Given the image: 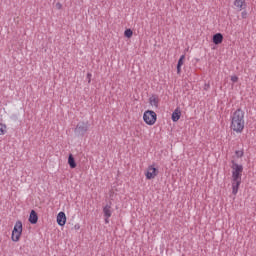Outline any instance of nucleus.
Masks as SVG:
<instances>
[{
  "label": "nucleus",
  "mask_w": 256,
  "mask_h": 256,
  "mask_svg": "<svg viewBox=\"0 0 256 256\" xmlns=\"http://www.w3.org/2000/svg\"><path fill=\"white\" fill-rule=\"evenodd\" d=\"M230 129L234 133H243L245 129V111L243 109H236L230 116Z\"/></svg>",
  "instance_id": "f257e3e1"
},
{
  "label": "nucleus",
  "mask_w": 256,
  "mask_h": 256,
  "mask_svg": "<svg viewBox=\"0 0 256 256\" xmlns=\"http://www.w3.org/2000/svg\"><path fill=\"white\" fill-rule=\"evenodd\" d=\"M232 166V179H242L243 177V165L238 164L235 160L231 161Z\"/></svg>",
  "instance_id": "f03ea898"
},
{
  "label": "nucleus",
  "mask_w": 256,
  "mask_h": 256,
  "mask_svg": "<svg viewBox=\"0 0 256 256\" xmlns=\"http://www.w3.org/2000/svg\"><path fill=\"white\" fill-rule=\"evenodd\" d=\"M23 233V223L21 221H17L12 230L11 239L15 243L21 239V234Z\"/></svg>",
  "instance_id": "7ed1b4c3"
},
{
  "label": "nucleus",
  "mask_w": 256,
  "mask_h": 256,
  "mask_svg": "<svg viewBox=\"0 0 256 256\" xmlns=\"http://www.w3.org/2000/svg\"><path fill=\"white\" fill-rule=\"evenodd\" d=\"M87 131H89V122H79L74 129L76 137H84Z\"/></svg>",
  "instance_id": "20e7f679"
},
{
  "label": "nucleus",
  "mask_w": 256,
  "mask_h": 256,
  "mask_svg": "<svg viewBox=\"0 0 256 256\" xmlns=\"http://www.w3.org/2000/svg\"><path fill=\"white\" fill-rule=\"evenodd\" d=\"M143 119L146 125H155L157 123V113L153 110H147L144 112Z\"/></svg>",
  "instance_id": "39448f33"
},
{
  "label": "nucleus",
  "mask_w": 256,
  "mask_h": 256,
  "mask_svg": "<svg viewBox=\"0 0 256 256\" xmlns=\"http://www.w3.org/2000/svg\"><path fill=\"white\" fill-rule=\"evenodd\" d=\"M146 179H155L159 175V170L155 166L150 165L145 173Z\"/></svg>",
  "instance_id": "423d86ee"
},
{
  "label": "nucleus",
  "mask_w": 256,
  "mask_h": 256,
  "mask_svg": "<svg viewBox=\"0 0 256 256\" xmlns=\"http://www.w3.org/2000/svg\"><path fill=\"white\" fill-rule=\"evenodd\" d=\"M239 187H241V178H232V194L237 195L239 193Z\"/></svg>",
  "instance_id": "0eeeda50"
},
{
  "label": "nucleus",
  "mask_w": 256,
  "mask_h": 256,
  "mask_svg": "<svg viewBox=\"0 0 256 256\" xmlns=\"http://www.w3.org/2000/svg\"><path fill=\"white\" fill-rule=\"evenodd\" d=\"M57 223L60 225V227H63L65 223H67V216L65 215V212H59L57 215Z\"/></svg>",
  "instance_id": "6e6552de"
},
{
  "label": "nucleus",
  "mask_w": 256,
  "mask_h": 256,
  "mask_svg": "<svg viewBox=\"0 0 256 256\" xmlns=\"http://www.w3.org/2000/svg\"><path fill=\"white\" fill-rule=\"evenodd\" d=\"M28 221L29 223H31V225H37V221H39V216L37 215V212L35 210H31Z\"/></svg>",
  "instance_id": "1a4fd4ad"
},
{
  "label": "nucleus",
  "mask_w": 256,
  "mask_h": 256,
  "mask_svg": "<svg viewBox=\"0 0 256 256\" xmlns=\"http://www.w3.org/2000/svg\"><path fill=\"white\" fill-rule=\"evenodd\" d=\"M212 42L214 43V45H221V43H223V34L221 33L214 34L212 37Z\"/></svg>",
  "instance_id": "9d476101"
},
{
  "label": "nucleus",
  "mask_w": 256,
  "mask_h": 256,
  "mask_svg": "<svg viewBox=\"0 0 256 256\" xmlns=\"http://www.w3.org/2000/svg\"><path fill=\"white\" fill-rule=\"evenodd\" d=\"M234 6L239 11H243L247 7V4L245 3V0H234Z\"/></svg>",
  "instance_id": "9b49d317"
},
{
  "label": "nucleus",
  "mask_w": 256,
  "mask_h": 256,
  "mask_svg": "<svg viewBox=\"0 0 256 256\" xmlns=\"http://www.w3.org/2000/svg\"><path fill=\"white\" fill-rule=\"evenodd\" d=\"M103 213H104V217H107V219H109L111 215H113V212L111 211V202L104 206Z\"/></svg>",
  "instance_id": "f8f14e48"
},
{
  "label": "nucleus",
  "mask_w": 256,
  "mask_h": 256,
  "mask_svg": "<svg viewBox=\"0 0 256 256\" xmlns=\"http://www.w3.org/2000/svg\"><path fill=\"white\" fill-rule=\"evenodd\" d=\"M149 103L152 107H155L156 109L159 108V98L155 95H152L150 98H149Z\"/></svg>",
  "instance_id": "ddd939ff"
},
{
  "label": "nucleus",
  "mask_w": 256,
  "mask_h": 256,
  "mask_svg": "<svg viewBox=\"0 0 256 256\" xmlns=\"http://www.w3.org/2000/svg\"><path fill=\"white\" fill-rule=\"evenodd\" d=\"M68 165L70 169H75V167H77V162H75V157H73V154H69L68 156Z\"/></svg>",
  "instance_id": "4468645a"
},
{
  "label": "nucleus",
  "mask_w": 256,
  "mask_h": 256,
  "mask_svg": "<svg viewBox=\"0 0 256 256\" xmlns=\"http://www.w3.org/2000/svg\"><path fill=\"white\" fill-rule=\"evenodd\" d=\"M181 119V111L179 109H175L174 112L172 113V121L174 123H177Z\"/></svg>",
  "instance_id": "2eb2a0df"
},
{
  "label": "nucleus",
  "mask_w": 256,
  "mask_h": 256,
  "mask_svg": "<svg viewBox=\"0 0 256 256\" xmlns=\"http://www.w3.org/2000/svg\"><path fill=\"white\" fill-rule=\"evenodd\" d=\"M185 61V54L181 55L179 60H178V64H177V73H181V67H183V63Z\"/></svg>",
  "instance_id": "dca6fc26"
},
{
  "label": "nucleus",
  "mask_w": 256,
  "mask_h": 256,
  "mask_svg": "<svg viewBox=\"0 0 256 256\" xmlns=\"http://www.w3.org/2000/svg\"><path fill=\"white\" fill-rule=\"evenodd\" d=\"M124 36L127 37V39H131L133 37V30L131 29H126L124 31Z\"/></svg>",
  "instance_id": "f3484780"
},
{
  "label": "nucleus",
  "mask_w": 256,
  "mask_h": 256,
  "mask_svg": "<svg viewBox=\"0 0 256 256\" xmlns=\"http://www.w3.org/2000/svg\"><path fill=\"white\" fill-rule=\"evenodd\" d=\"M7 133V125L0 123V135Z\"/></svg>",
  "instance_id": "a211bd4d"
},
{
  "label": "nucleus",
  "mask_w": 256,
  "mask_h": 256,
  "mask_svg": "<svg viewBox=\"0 0 256 256\" xmlns=\"http://www.w3.org/2000/svg\"><path fill=\"white\" fill-rule=\"evenodd\" d=\"M235 155L238 159H241V157H243V155H245V152H243V150H236Z\"/></svg>",
  "instance_id": "6ab92c4d"
},
{
  "label": "nucleus",
  "mask_w": 256,
  "mask_h": 256,
  "mask_svg": "<svg viewBox=\"0 0 256 256\" xmlns=\"http://www.w3.org/2000/svg\"><path fill=\"white\" fill-rule=\"evenodd\" d=\"M232 83H237L239 81V77L237 76H231Z\"/></svg>",
  "instance_id": "aec40b11"
},
{
  "label": "nucleus",
  "mask_w": 256,
  "mask_h": 256,
  "mask_svg": "<svg viewBox=\"0 0 256 256\" xmlns=\"http://www.w3.org/2000/svg\"><path fill=\"white\" fill-rule=\"evenodd\" d=\"M241 15H242V19H247V11H243Z\"/></svg>",
  "instance_id": "412c9836"
},
{
  "label": "nucleus",
  "mask_w": 256,
  "mask_h": 256,
  "mask_svg": "<svg viewBox=\"0 0 256 256\" xmlns=\"http://www.w3.org/2000/svg\"><path fill=\"white\" fill-rule=\"evenodd\" d=\"M91 77H92V74H91V73H88V74H87L88 83H91Z\"/></svg>",
  "instance_id": "4be33fe9"
},
{
  "label": "nucleus",
  "mask_w": 256,
  "mask_h": 256,
  "mask_svg": "<svg viewBox=\"0 0 256 256\" xmlns=\"http://www.w3.org/2000/svg\"><path fill=\"white\" fill-rule=\"evenodd\" d=\"M105 223L106 225L109 224V218L105 217Z\"/></svg>",
  "instance_id": "5701e85b"
},
{
  "label": "nucleus",
  "mask_w": 256,
  "mask_h": 256,
  "mask_svg": "<svg viewBox=\"0 0 256 256\" xmlns=\"http://www.w3.org/2000/svg\"><path fill=\"white\" fill-rule=\"evenodd\" d=\"M57 6L59 7V9H61V4H57Z\"/></svg>",
  "instance_id": "b1692460"
},
{
  "label": "nucleus",
  "mask_w": 256,
  "mask_h": 256,
  "mask_svg": "<svg viewBox=\"0 0 256 256\" xmlns=\"http://www.w3.org/2000/svg\"><path fill=\"white\" fill-rule=\"evenodd\" d=\"M57 6L59 7V9H61V4H57Z\"/></svg>",
  "instance_id": "393cba45"
}]
</instances>
